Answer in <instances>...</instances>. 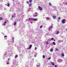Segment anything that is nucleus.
Returning <instances> with one entry per match:
<instances>
[{
  "instance_id": "nucleus-26",
  "label": "nucleus",
  "mask_w": 67,
  "mask_h": 67,
  "mask_svg": "<svg viewBox=\"0 0 67 67\" xmlns=\"http://www.w3.org/2000/svg\"><path fill=\"white\" fill-rule=\"evenodd\" d=\"M51 59V58H48V59Z\"/></svg>"
},
{
  "instance_id": "nucleus-22",
  "label": "nucleus",
  "mask_w": 67,
  "mask_h": 67,
  "mask_svg": "<svg viewBox=\"0 0 67 67\" xmlns=\"http://www.w3.org/2000/svg\"><path fill=\"white\" fill-rule=\"evenodd\" d=\"M16 24V22H15L14 23V25H15Z\"/></svg>"
},
{
  "instance_id": "nucleus-31",
  "label": "nucleus",
  "mask_w": 67,
  "mask_h": 67,
  "mask_svg": "<svg viewBox=\"0 0 67 67\" xmlns=\"http://www.w3.org/2000/svg\"><path fill=\"white\" fill-rule=\"evenodd\" d=\"M60 17H59L58 18V19H60Z\"/></svg>"
},
{
  "instance_id": "nucleus-46",
  "label": "nucleus",
  "mask_w": 67,
  "mask_h": 67,
  "mask_svg": "<svg viewBox=\"0 0 67 67\" xmlns=\"http://www.w3.org/2000/svg\"><path fill=\"white\" fill-rule=\"evenodd\" d=\"M48 67H52V66H50V67L48 66Z\"/></svg>"
},
{
  "instance_id": "nucleus-24",
  "label": "nucleus",
  "mask_w": 67,
  "mask_h": 67,
  "mask_svg": "<svg viewBox=\"0 0 67 67\" xmlns=\"http://www.w3.org/2000/svg\"><path fill=\"white\" fill-rule=\"evenodd\" d=\"M43 58H45V56L44 55H43Z\"/></svg>"
},
{
  "instance_id": "nucleus-29",
  "label": "nucleus",
  "mask_w": 67,
  "mask_h": 67,
  "mask_svg": "<svg viewBox=\"0 0 67 67\" xmlns=\"http://www.w3.org/2000/svg\"><path fill=\"white\" fill-rule=\"evenodd\" d=\"M15 2H17V0H14Z\"/></svg>"
},
{
  "instance_id": "nucleus-13",
  "label": "nucleus",
  "mask_w": 67,
  "mask_h": 67,
  "mask_svg": "<svg viewBox=\"0 0 67 67\" xmlns=\"http://www.w3.org/2000/svg\"><path fill=\"white\" fill-rule=\"evenodd\" d=\"M53 19H55L56 18V16H53Z\"/></svg>"
},
{
  "instance_id": "nucleus-12",
  "label": "nucleus",
  "mask_w": 67,
  "mask_h": 67,
  "mask_svg": "<svg viewBox=\"0 0 67 67\" xmlns=\"http://www.w3.org/2000/svg\"><path fill=\"white\" fill-rule=\"evenodd\" d=\"M53 27V26H51L49 28V30L51 29V28H52Z\"/></svg>"
},
{
  "instance_id": "nucleus-2",
  "label": "nucleus",
  "mask_w": 67,
  "mask_h": 67,
  "mask_svg": "<svg viewBox=\"0 0 67 67\" xmlns=\"http://www.w3.org/2000/svg\"><path fill=\"white\" fill-rule=\"evenodd\" d=\"M59 33V31H56L55 32V34H58Z\"/></svg>"
},
{
  "instance_id": "nucleus-40",
  "label": "nucleus",
  "mask_w": 67,
  "mask_h": 67,
  "mask_svg": "<svg viewBox=\"0 0 67 67\" xmlns=\"http://www.w3.org/2000/svg\"><path fill=\"white\" fill-rule=\"evenodd\" d=\"M27 3H29V2H27Z\"/></svg>"
},
{
  "instance_id": "nucleus-53",
  "label": "nucleus",
  "mask_w": 67,
  "mask_h": 67,
  "mask_svg": "<svg viewBox=\"0 0 67 67\" xmlns=\"http://www.w3.org/2000/svg\"><path fill=\"white\" fill-rule=\"evenodd\" d=\"M31 9V8H30Z\"/></svg>"
},
{
  "instance_id": "nucleus-15",
  "label": "nucleus",
  "mask_w": 67,
  "mask_h": 67,
  "mask_svg": "<svg viewBox=\"0 0 67 67\" xmlns=\"http://www.w3.org/2000/svg\"><path fill=\"white\" fill-rule=\"evenodd\" d=\"M50 51L51 52H53V49H51V50H50Z\"/></svg>"
},
{
  "instance_id": "nucleus-32",
  "label": "nucleus",
  "mask_w": 67,
  "mask_h": 67,
  "mask_svg": "<svg viewBox=\"0 0 67 67\" xmlns=\"http://www.w3.org/2000/svg\"><path fill=\"white\" fill-rule=\"evenodd\" d=\"M30 19H31V18H29L28 20L29 21H30Z\"/></svg>"
},
{
  "instance_id": "nucleus-30",
  "label": "nucleus",
  "mask_w": 67,
  "mask_h": 67,
  "mask_svg": "<svg viewBox=\"0 0 67 67\" xmlns=\"http://www.w3.org/2000/svg\"><path fill=\"white\" fill-rule=\"evenodd\" d=\"M55 50L56 51H58V49H56Z\"/></svg>"
},
{
  "instance_id": "nucleus-33",
  "label": "nucleus",
  "mask_w": 67,
  "mask_h": 67,
  "mask_svg": "<svg viewBox=\"0 0 67 67\" xmlns=\"http://www.w3.org/2000/svg\"><path fill=\"white\" fill-rule=\"evenodd\" d=\"M8 61H9V60H10V59H8Z\"/></svg>"
},
{
  "instance_id": "nucleus-18",
  "label": "nucleus",
  "mask_w": 67,
  "mask_h": 67,
  "mask_svg": "<svg viewBox=\"0 0 67 67\" xmlns=\"http://www.w3.org/2000/svg\"><path fill=\"white\" fill-rule=\"evenodd\" d=\"M42 27H43L42 26H40V29H42Z\"/></svg>"
},
{
  "instance_id": "nucleus-52",
  "label": "nucleus",
  "mask_w": 67,
  "mask_h": 67,
  "mask_svg": "<svg viewBox=\"0 0 67 67\" xmlns=\"http://www.w3.org/2000/svg\"><path fill=\"white\" fill-rule=\"evenodd\" d=\"M5 5H6V4H5Z\"/></svg>"
},
{
  "instance_id": "nucleus-34",
  "label": "nucleus",
  "mask_w": 67,
  "mask_h": 67,
  "mask_svg": "<svg viewBox=\"0 0 67 67\" xmlns=\"http://www.w3.org/2000/svg\"><path fill=\"white\" fill-rule=\"evenodd\" d=\"M62 62V61H60V62H59V63H61V62Z\"/></svg>"
},
{
  "instance_id": "nucleus-39",
  "label": "nucleus",
  "mask_w": 67,
  "mask_h": 67,
  "mask_svg": "<svg viewBox=\"0 0 67 67\" xmlns=\"http://www.w3.org/2000/svg\"><path fill=\"white\" fill-rule=\"evenodd\" d=\"M31 23H33V22H31Z\"/></svg>"
},
{
  "instance_id": "nucleus-25",
  "label": "nucleus",
  "mask_w": 67,
  "mask_h": 67,
  "mask_svg": "<svg viewBox=\"0 0 67 67\" xmlns=\"http://www.w3.org/2000/svg\"><path fill=\"white\" fill-rule=\"evenodd\" d=\"M36 49H37V48H36V47H35V50H36Z\"/></svg>"
},
{
  "instance_id": "nucleus-36",
  "label": "nucleus",
  "mask_w": 67,
  "mask_h": 67,
  "mask_svg": "<svg viewBox=\"0 0 67 67\" xmlns=\"http://www.w3.org/2000/svg\"><path fill=\"white\" fill-rule=\"evenodd\" d=\"M9 64V62H8L7 63V64Z\"/></svg>"
},
{
  "instance_id": "nucleus-1",
  "label": "nucleus",
  "mask_w": 67,
  "mask_h": 67,
  "mask_svg": "<svg viewBox=\"0 0 67 67\" xmlns=\"http://www.w3.org/2000/svg\"><path fill=\"white\" fill-rule=\"evenodd\" d=\"M66 21V19H63L62 21V23L64 24L66 22V21Z\"/></svg>"
},
{
  "instance_id": "nucleus-9",
  "label": "nucleus",
  "mask_w": 67,
  "mask_h": 67,
  "mask_svg": "<svg viewBox=\"0 0 67 67\" xmlns=\"http://www.w3.org/2000/svg\"><path fill=\"white\" fill-rule=\"evenodd\" d=\"M46 19L47 20H50V19H49V17H47L46 18Z\"/></svg>"
},
{
  "instance_id": "nucleus-27",
  "label": "nucleus",
  "mask_w": 67,
  "mask_h": 67,
  "mask_svg": "<svg viewBox=\"0 0 67 67\" xmlns=\"http://www.w3.org/2000/svg\"><path fill=\"white\" fill-rule=\"evenodd\" d=\"M58 67V66H57V65H55V67Z\"/></svg>"
},
{
  "instance_id": "nucleus-7",
  "label": "nucleus",
  "mask_w": 67,
  "mask_h": 67,
  "mask_svg": "<svg viewBox=\"0 0 67 67\" xmlns=\"http://www.w3.org/2000/svg\"><path fill=\"white\" fill-rule=\"evenodd\" d=\"M12 40H13V43H14V37H12Z\"/></svg>"
},
{
  "instance_id": "nucleus-4",
  "label": "nucleus",
  "mask_w": 67,
  "mask_h": 67,
  "mask_svg": "<svg viewBox=\"0 0 67 67\" xmlns=\"http://www.w3.org/2000/svg\"><path fill=\"white\" fill-rule=\"evenodd\" d=\"M7 23V21H5L3 25H4V26H5V24Z\"/></svg>"
},
{
  "instance_id": "nucleus-8",
  "label": "nucleus",
  "mask_w": 67,
  "mask_h": 67,
  "mask_svg": "<svg viewBox=\"0 0 67 67\" xmlns=\"http://www.w3.org/2000/svg\"><path fill=\"white\" fill-rule=\"evenodd\" d=\"M32 45H30L29 46V49H30L32 47Z\"/></svg>"
},
{
  "instance_id": "nucleus-11",
  "label": "nucleus",
  "mask_w": 67,
  "mask_h": 67,
  "mask_svg": "<svg viewBox=\"0 0 67 67\" xmlns=\"http://www.w3.org/2000/svg\"><path fill=\"white\" fill-rule=\"evenodd\" d=\"M51 63L52 64V65H53V66H55V64H54V63H53V62H51Z\"/></svg>"
},
{
  "instance_id": "nucleus-47",
  "label": "nucleus",
  "mask_w": 67,
  "mask_h": 67,
  "mask_svg": "<svg viewBox=\"0 0 67 67\" xmlns=\"http://www.w3.org/2000/svg\"><path fill=\"white\" fill-rule=\"evenodd\" d=\"M14 15H15V14H14Z\"/></svg>"
},
{
  "instance_id": "nucleus-14",
  "label": "nucleus",
  "mask_w": 67,
  "mask_h": 67,
  "mask_svg": "<svg viewBox=\"0 0 67 67\" xmlns=\"http://www.w3.org/2000/svg\"><path fill=\"white\" fill-rule=\"evenodd\" d=\"M31 6H32V4H30L29 5V7H31Z\"/></svg>"
},
{
  "instance_id": "nucleus-5",
  "label": "nucleus",
  "mask_w": 67,
  "mask_h": 67,
  "mask_svg": "<svg viewBox=\"0 0 67 67\" xmlns=\"http://www.w3.org/2000/svg\"><path fill=\"white\" fill-rule=\"evenodd\" d=\"M38 8L40 10H43V9H42V8H41V7L40 6L38 7Z\"/></svg>"
},
{
  "instance_id": "nucleus-45",
  "label": "nucleus",
  "mask_w": 67,
  "mask_h": 67,
  "mask_svg": "<svg viewBox=\"0 0 67 67\" xmlns=\"http://www.w3.org/2000/svg\"><path fill=\"white\" fill-rule=\"evenodd\" d=\"M12 17L13 18V16H12Z\"/></svg>"
},
{
  "instance_id": "nucleus-3",
  "label": "nucleus",
  "mask_w": 67,
  "mask_h": 67,
  "mask_svg": "<svg viewBox=\"0 0 67 67\" xmlns=\"http://www.w3.org/2000/svg\"><path fill=\"white\" fill-rule=\"evenodd\" d=\"M37 16V13H35V14H34V16L35 17V16Z\"/></svg>"
},
{
  "instance_id": "nucleus-37",
  "label": "nucleus",
  "mask_w": 67,
  "mask_h": 67,
  "mask_svg": "<svg viewBox=\"0 0 67 67\" xmlns=\"http://www.w3.org/2000/svg\"><path fill=\"white\" fill-rule=\"evenodd\" d=\"M37 67H39V65H37Z\"/></svg>"
},
{
  "instance_id": "nucleus-51",
  "label": "nucleus",
  "mask_w": 67,
  "mask_h": 67,
  "mask_svg": "<svg viewBox=\"0 0 67 67\" xmlns=\"http://www.w3.org/2000/svg\"><path fill=\"white\" fill-rule=\"evenodd\" d=\"M10 11H12L11 10H10Z\"/></svg>"
},
{
  "instance_id": "nucleus-6",
  "label": "nucleus",
  "mask_w": 67,
  "mask_h": 67,
  "mask_svg": "<svg viewBox=\"0 0 67 67\" xmlns=\"http://www.w3.org/2000/svg\"><path fill=\"white\" fill-rule=\"evenodd\" d=\"M33 20H34L35 21H37V18L34 19H32Z\"/></svg>"
},
{
  "instance_id": "nucleus-44",
  "label": "nucleus",
  "mask_w": 67,
  "mask_h": 67,
  "mask_svg": "<svg viewBox=\"0 0 67 67\" xmlns=\"http://www.w3.org/2000/svg\"><path fill=\"white\" fill-rule=\"evenodd\" d=\"M66 31H67V29H66Z\"/></svg>"
},
{
  "instance_id": "nucleus-20",
  "label": "nucleus",
  "mask_w": 67,
  "mask_h": 67,
  "mask_svg": "<svg viewBox=\"0 0 67 67\" xmlns=\"http://www.w3.org/2000/svg\"><path fill=\"white\" fill-rule=\"evenodd\" d=\"M31 2H32V0H30L29 2L31 3Z\"/></svg>"
},
{
  "instance_id": "nucleus-21",
  "label": "nucleus",
  "mask_w": 67,
  "mask_h": 67,
  "mask_svg": "<svg viewBox=\"0 0 67 67\" xmlns=\"http://www.w3.org/2000/svg\"><path fill=\"white\" fill-rule=\"evenodd\" d=\"M7 6L8 7H9V3H8L7 4Z\"/></svg>"
},
{
  "instance_id": "nucleus-28",
  "label": "nucleus",
  "mask_w": 67,
  "mask_h": 67,
  "mask_svg": "<svg viewBox=\"0 0 67 67\" xmlns=\"http://www.w3.org/2000/svg\"><path fill=\"white\" fill-rule=\"evenodd\" d=\"M49 5H52V4H51V3H49Z\"/></svg>"
},
{
  "instance_id": "nucleus-38",
  "label": "nucleus",
  "mask_w": 67,
  "mask_h": 67,
  "mask_svg": "<svg viewBox=\"0 0 67 67\" xmlns=\"http://www.w3.org/2000/svg\"><path fill=\"white\" fill-rule=\"evenodd\" d=\"M7 36H4V37H7Z\"/></svg>"
},
{
  "instance_id": "nucleus-16",
  "label": "nucleus",
  "mask_w": 67,
  "mask_h": 67,
  "mask_svg": "<svg viewBox=\"0 0 67 67\" xmlns=\"http://www.w3.org/2000/svg\"><path fill=\"white\" fill-rule=\"evenodd\" d=\"M61 55L62 56L64 57V53H63L61 54Z\"/></svg>"
},
{
  "instance_id": "nucleus-41",
  "label": "nucleus",
  "mask_w": 67,
  "mask_h": 67,
  "mask_svg": "<svg viewBox=\"0 0 67 67\" xmlns=\"http://www.w3.org/2000/svg\"><path fill=\"white\" fill-rule=\"evenodd\" d=\"M34 57H36V55H35V56H34Z\"/></svg>"
},
{
  "instance_id": "nucleus-49",
  "label": "nucleus",
  "mask_w": 67,
  "mask_h": 67,
  "mask_svg": "<svg viewBox=\"0 0 67 67\" xmlns=\"http://www.w3.org/2000/svg\"><path fill=\"white\" fill-rule=\"evenodd\" d=\"M27 20H26V21H27Z\"/></svg>"
},
{
  "instance_id": "nucleus-50",
  "label": "nucleus",
  "mask_w": 67,
  "mask_h": 67,
  "mask_svg": "<svg viewBox=\"0 0 67 67\" xmlns=\"http://www.w3.org/2000/svg\"><path fill=\"white\" fill-rule=\"evenodd\" d=\"M30 10H32V9H30Z\"/></svg>"
},
{
  "instance_id": "nucleus-48",
  "label": "nucleus",
  "mask_w": 67,
  "mask_h": 67,
  "mask_svg": "<svg viewBox=\"0 0 67 67\" xmlns=\"http://www.w3.org/2000/svg\"><path fill=\"white\" fill-rule=\"evenodd\" d=\"M4 55H5V54H4Z\"/></svg>"
},
{
  "instance_id": "nucleus-19",
  "label": "nucleus",
  "mask_w": 67,
  "mask_h": 67,
  "mask_svg": "<svg viewBox=\"0 0 67 67\" xmlns=\"http://www.w3.org/2000/svg\"><path fill=\"white\" fill-rule=\"evenodd\" d=\"M0 20H2V18L1 17H0Z\"/></svg>"
},
{
  "instance_id": "nucleus-17",
  "label": "nucleus",
  "mask_w": 67,
  "mask_h": 67,
  "mask_svg": "<svg viewBox=\"0 0 67 67\" xmlns=\"http://www.w3.org/2000/svg\"><path fill=\"white\" fill-rule=\"evenodd\" d=\"M18 57V55H15V58H17V57Z\"/></svg>"
},
{
  "instance_id": "nucleus-23",
  "label": "nucleus",
  "mask_w": 67,
  "mask_h": 67,
  "mask_svg": "<svg viewBox=\"0 0 67 67\" xmlns=\"http://www.w3.org/2000/svg\"><path fill=\"white\" fill-rule=\"evenodd\" d=\"M54 40V38H51V40H52V41L53 40Z\"/></svg>"
},
{
  "instance_id": "nucleus-42",
  "label": "nucleus",
  "mask_w": 67,
  "mask_h": 67,
  "mask_svg": "<svg viewBox=\"0 0 67 67\" xmlns=\"http://www.w3.org/2000/svg\"><path fill=\"white\" fill-rule=\"evenodd\" d=\"M54 41H55V40H54Z\"/></svg>"
},
{
  "instance_id": "nucleus-43",
  "label": "nucleus",
  "mask_w": 67,
  "mask_h": 67,
  "mask_svg": "<svg viewBox=\"0 0 67 67\" xmlns=\"http://www.w3.org/2000/svg\"><path fill=\"white\" fill-rule=\"evenodd\" d=\"M61 42H63V41L62 40V41H61Z\"/></svg>"
},
{
  "instance_id": "nucleus-35",
  "label": "nucleus",
  "mask_w": 67,
  "mask_h": 67,
  "mask_svg": "<svg viewBox=\"0 0 67 67\" xmlns=\"http://www.w3.org/2000/svg\"><path fill=\"white\" fill-rule=\"evenodd\" d=\"M47 45H48V42L47 43Z\"/></svg>"
},
{
  "instance_id": "nucleus-10",
  "label": "nucleus",
  "mask_w": 67,
  "mask_h": 67,
  "mask_svg": "<svg viewBox=\"0 0 67 67\" xmlns=\"http://www.w3.org/2000/svg\"><path fill=\"white\" fill-rule=\"evenodd\" d=\"M52 44H53V45H56V43H55V42H53Z\"/></svg>"
}]
</instances>
